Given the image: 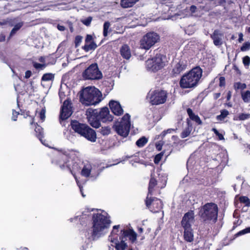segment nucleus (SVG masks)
Segmentation results:
<instances>
[{
	"instance_id": "dca6fc26",
	"label": "nucleus",
	"mask_w": 250,
	"mask_h": 250,
	"mask_svg": "<svg viewBox=\"0 0 250 250\" xmlns=\"http://www.w3.org/2000/svg\"><path fill=\"white\" fill-rule=\"evenodd\" d=\"M99 119L104 123L112 121V116L109 114L108 108L107 107L103 108L99 114Z\"/></svg>"
},
{
	"instance_id": "c03bdc74",
	"label": "nucleus",
	"mask_w": 250,
	"mask_h": 250,
	"mask_svg": "<svg viewBox=\"0 0 250 250\" xmlns=\"http://www.w3.org/2000/svg\"><path fill=\"white\" fill-rule=\"evenodd\" d=\"M250 49V42H246L243 44L241 47V50L242 51H246Z\"/></svg>"
},
{
	"instance_id": "603ef678",
	"label": "nucleus",
	"mask_w": 250,
	"mask_h": 250,
	"mask_svg": "<svg viewBox=\"0 0 250 250\" xmlns=\"http://www.w3.org/2000/svg\"><path fill=\"white\" fill-rule=\"evenodd\" d=\"M92 40H93L92 36L90 35H87L86 36V37L85 40V43H89L93 42Z\"/></svg>"
},
{
	"instance_id": "f3484780",
	"label": "nucleus",
	"mask_w": 250,
	"mask_h": 250,
	"mask_svg": "<svg viewBox=\"0 0 250 250\" xmlns=\"http://www.w3.org/2000/svg\"><path fill=\"white\" fill-rule=\"evenodd\" d=\"M215 46H220L223 44V34L218 30H215L210 35Z\"/></svg>"
},
{
	"instance_id": "72a5a7b5",
	"label": "nucleus",
	"mask_w": 250,
	"mask_h": 250,
	"mask_svg": "<svg viewBox=\"0 0 250 250\" xmlns=\"http://www.w3.org/2000/svg\"><path fill=\"white\" fill-rule=\"evenodd\" d=\"M147 142V139L145 137H143L137 141L136 144L138 146L141 147L144 146L146 144Z\"/></svg>"
},
{
	"instance_id": "e2e57ef3",
	"label": "nucleus",
	"mask_w": 250,
	"mask_h": 250,
	"mask_svg": "<svg viewBox=\"0 0 250 250\" xmlns=\"http://www.w3.org/2000/svg\"><path fill=\"white\" fill-rule=\"evenodd\" d=\"M5 40V36L3 34H0V42H4Z\"/></svg>"
},
{
	"instance_id": "6ab92c4d",
	"label": "nucleus",
	"mask_w": 250,
	"mask_h": 250,
	"mask_svg": "<svg viewBox=\"0 0 250 250\" xmlns=\"http://www.w3.org/2000/svg\"><path fill=\"white\" fill-rule=\"evenodd\" d=\"M86 115L88 122L92 127L98 128L100 126V123L99 121L94 113H91L89 111H87L86 112Z\"/></svg>"
},
{
	"instance_id": "20e7f679",
	"label": "nucleus",
	"mask_w": 250,
	"mask_h": 250,
	"mask_svg": "<svg viewBox=\"0 0 250 250\" xmlns=\"http://www.w3.org/2000/svg\"><path fill=\"white\" fill-rule=\"evenodd\" d=\"M218 208L213 203L206 204L200 209L199 214L204 221L215 223L217 219Z\"/></svg>"
},
{
	"instance_id": "37998d69",
	"label": "nucleus",
	"mask_w": 250,
	"mask_h": 250,
	"mask_svg": "<svg viewBox=\"0 0 250 250\" xmlns=\"http://www.w3.org/2000/svg\"><path fill=\"white\" fill-rule=\"evenodd\" d=\"M243 63L245 66H249L250 65V57L248 56H245L243 58Z\"/></svg>"
},
{
	"instance_id": "58836bf2",
	"label": "nucleus",
	"mask_w": 250,
	"mask_h": 250,
	"mask_svg": "<svg viewBox=\"0 0 250 250\" xmlns=\"http://www.w3.org/2000/svg\"><path fill=\"white\" fill-rule=\"evenodd\" d=\"M240 202L243 203L246 205L247 207L250 206V199L246 196H241L239 198Z\"/></svg>"
},
{
	"instance_id": "a211bd4d",
	"label": "nucleus",
	"mask_w": 250,
	"mask_h": 250,
	"mask_svg": "<svg viewBox=\"0 0 250 250\" xmlns=\"http://www.w3.org/2000/svg\"><path fill=\"white\" fill-rule=\"evenodd\" d=\"M187 67L186 62L184 61H179L173 66L172 73L176 76L186 69Z\"/></svg>"
},
{
	"instance_id": "5fc2aeb1",
	"label": "nucleus",
	"mask_w": 250,
	"mask_h": 250,
	"mask_svg": "<svg viewBox=\"0 0 250 250\" xmlns=\"http://www.w3.org/2000/svg\"><path fill=\"white\" fill-rule=\"evenodd\" d=\"M19 113L16 112L15 110H13L12 117V119L14 121H16L17 120V116L18 115Z\"/></svg>"
},
{
	"instance_id": "c85d7f7f",
	"label": "nucleus",
	"mask_w": 250,
	"mask_h": 250,
	"mask_svg": "<svg viewBox=\"0 0 250 250\" xmlns=\"http://www.w3.org/2000/svg\"><path fill=\"white\" fill-rule=\"evenodd\" d=\"M119 226H114L113 227V230L111 232L110 235L109 236V240L111 242H114L115 240H117V237L115 235L117 234V232L118 231V228Z\"/></svg>"
},
{
	"instance_id": "2eb2a0df",
	"label": "nucleus",
	"mask_w": 250,
	"mask_h": 250,
	"mask_svg": "<svg viewBox=\"0 0 250 250\" xmlns=\"http://www.w3.org/2000/svg\"><path fill=\"white\" fill-rule=\"evenodd\" d=\"M109 105L114 115L120 116L123 113L124 110L118 102L111 101L109 103Z\"/></svg>"
},
{
	"instance_id": "6e6d98bb",
	"label": "nucleus",
	"mask_w": 250,
	"mask_h": 250,
	"mask_svg": "<svg viewBox=\"0 0 250 250\" xmlns=\"http://www.w3.org/2000/svg\"><path fill=\"white\" fill-rule=\"evenodd\" d=\"M31 74H32V72L31 71H30V70L26 71L25 73V76H24L25 78L28 79L29 78H30L31 77Z\"/></svg>"
},
{
	"instance_id": "5701e85b",
	"label": "nucleus",
	"mask_w": 250,
	"mask_h": 250,
	"mask_svg": "<svg viewBox=\"0 0 250 250\" xmlns=\"http://www.w3.org/2000/svg\"><path fill=\"white\" fill-rule=\"evenodd\" d=\"M121 242H119L117 239L115 240L114 243L115 244V248L117 250H125L127 247V244L125 242L124 239L122 236L120 237Z\"/></svg>"
},
{
	"instance_id": "4c0bfd02",
	"label": "nucleus",
	"mask_w": 250,
	"mask_h": 250,
	"mask_svg": "<svg viewBox=\"0 0 250 250\" xmlns=\"http://www.w3.org/2000/svg\"><path fill=\"white\" fill-rule=\"evenodd\" d=\"M229 114V112L228 110H223L221 113V114L219 115H218L217 116V119L218 120H220V121H222L223 120V119H224L227 116V115Z\"/></svg>"
},
{
	"instance_id": "cd10ccee",
	"label": "nucleus",
	"mask_w": 250,
	"mask_h": 250,
	"mask_svg": "<svg viewBox=\"0 0 250 250\" xmlns=\"http://www.w3.org/2000/svg\"><path fill=\"white\" fill-rule=\"evenodd\" d=\"M157 185V181L152 177L151 175V177L149 181V186H148V193L149 196H151L153 191L154 188Z\"/></svg>"
},
{
	"instance_id": "1a4fd4ad",
	"label": "nucleus",
	"mask_w": 250,
	"mask_h": 250,
	"mask_svg": "<svg viewBox=\"0 0 250 250\" xmlns=\"http://www.w3.org/2000/svg\"><path fill=\"white\" fill-rule=\"evenodd\" d=\"M147 98L152 104L158 105L165 103L167 98V94L164 90H155L148 94Z\"/></svg>"
},
{
	"instance_id": "473e14b6",
	"label": "nucleus",
	"mask_w": 250,
	"mask_h": 250,
	"mask_svg": "<svg viewBox=\"0 0 250 250\" xmlns=\"http://www.w3.org/2000/svg\"><path fill=\"white\" fill-rule=\"evenodd\" d=\"M241 97L245 103H250V91L247 90L241 93Z\"/></svg>"
},
{
	"instance_id": "f03ea898",
	"label": "nucleus",
	"mask_w": 250,
	"mask_h": 250,
	"mask_svg": "<svg viewBox=\"0 0 250 250\" xmlns=\"http://www.w3.org/2000/svg\"><path fill=\"white\" fill-rule=\"evenodd\" d=\"M103 100L101 91L94 86H87L80 92V101L85 105H96Z\"/></svg>"
},
{
	"instance_id": "f8f14e48",
	"label": "nucleus",
	"mask_w": 250,
	"mask_h": 250,
	"mask_svg": "<svg viewBox=\"0 0 250 250\" xmlns=\"http://www.w3.org/2000/svg\"><path fill=\"white\" fill-rule=\"evenodd\" d=\"M194 212L193 211L186 213L181 222L182 226L184 229L191 228V224L194 222Z\"/></svg>"
},
{
	"instance_id": "9b49d317",
	"label": "nucleus",
	"mask_w": 250,
	"mask_h": 250,
	"mask_svg": "<svg viewBox=\"0 0 250 250\" xmlns=\"http://www.w3.org/2000/svg\"><path fill=\"white\" fill-rule=\"evenodd\" d=\"M146 202V206L152 212H157L162 208L163 203L161 200L158 198H151L149 194H147Z\"/></svg>"
},
{
	"instance_id": "864d4df0",
	"label": "nucleus",
	"mask_w": 250,
	"mask_h": 250,
	"mask_svg": "<svg viewBox=\"0 0 250 250\" xmlns=\"http://www.w3.org/2000/svg\"><path fill=\"white\" fill-rule=\"evenodd\" d=\"M59 121L60 124H62V104L60 106Z\"/></svg>"
},
{
	"instance_id": "bb28decb",
	"label": "nucleus",
	"mask_w": 250,
	"mask_h": 250,
	"mask_svg": "<svg viewBox=\"0 0 250 250\" xmlns=\"http://www.w3.org/2000/svg\"><path fill=\"white\" fill-rule=\"evenodd\" d=\"M23 22H20L16 24L11 31L9 36L8 38V40H9L11 38L13 37L16 33V32L23 26Z\"/></svg>"
},
{
	"instance_id": "ddd939ff",
	"label": "nucleus",
	"mask_w": 250,
	"mask_h": 250,
	"mask_svg": "<svg viewBox=\"0 0 250 250\" xmlns=\"http://www.w3.org/2000/svg\"><path fill=\"white\" fill-rule=\"evenodd\" d=\"M100 173L99 170H95L92 168L90 164H87L83 167L82 170V175L85 177H88L91 175V177L98 176Z\"/></svg>"
},
{
	"instance_id": "4d7b16f0",
	"label": "nucleus",
	"mask_w": 250,
	"mask_h": 250,
	"mask_svg": "<svg viewBox=\"0 0 250 250\" xmlns=\"http://www.w3.org/2000/svg\"><path fill=\"white\" fill-rule=\"evenodd\" d=\"M156 147L158 150H161L162 148V144L161 142L157 143L156 144Z\"/></svg>"
},
{
	"instance_id": "ea45409f",
	"label": "nucleus",
	"mask_w": 250,
	"mask_h": 250,
	"mask_svg": "<svg viewBox=\"0 0 250 250\" xmlns=\"http://www.w3.org/2000/svg\"><path fill=\"white\" fill-rule=\"evenodd\" d=\"M162 178L161 181L158 184V187H160V188H164L167 181V178L166 176H162Z\"/></svg>"
},
{
	"instance_id": "b1692460",
	"label": "nucleus",
	"mask_w": 250,
	"mask_h": 250,
	"mask_svg": "<svg viewBox=\"0 0 250 250\" xmlns=\"http://www.w3.org/2000/svg\"><path fill=\"white\" fill-rule=\"evenodd\" d=\"M187 113L191 120L195 121L198 125H201L202 124V121L200 120L199 117L193 113L192 110L190 108L187 109Z\"/></svg>"
},
{
	"instance_id": "49530a36",
	"label": "nucleus",
	"mask_w": 250,
	"mask_h": 250,
	"mask_svg": "<svg viewBox=\"0 0 250 250\" xmlns=\"http://www.w3.org/2000/svg\"><path fill=\"white\" fill-rule=\"evenodd\" d=\"M45 112H46L45 108L44 107V108H42V109L41 110V111L40 113V119L42 122L44 121L45 119Z\"/></svg>"
},
{
	"instance_id": "7c9ffc66",
	"label": "nucleus",
	"mask_w": 250,
	"mask_h": 250,
	"mask_svg": "<svg viewBox=\"0 0 250 250\" xmlns=\"http://www.w3.org/2000/svg\"><path fill=\"white\" fill-rule=\"evenodd\" d=\"M110 23L109 21H105L103 26V35L104 37L108 35V34L111 31L109 28Z\"/></svg>"
},
{
	"instance_id": "69168bd1",
	"label": "nucleus",
	"mask_w": 250,
	"mask_h": 250,
	"mask_svg": "<svg viewBox=\"0 0 250 250\" xmlns=\"http://www.w3.org/2000/svg\"><path fill=\"white\" fill-rule=\"evenodd\" d=\"M39 61L40 62H42L43 63H45L44 62H45V58L44 57L42 56L40 57V58L39 59Z\"/></svg>"
},
{
	"instance_id": "79ce46f5",
	"label": "nucleus",
	"mask_w": 250,
	"mask_h": 250,
	"mask_svg": "<svg viewBox=\"0 0 250 250\" xmlns=\"http://www.w3.org/2000/svg\"><path fill=\"white\" fill-rule=\"evenodd\" d=\"M248 233H250V227L247 228L242 230H240V231L237 232L235 235L236 236H239Z\"/></svg>"
},
{
	"instance_id": "a878e982",
	"label": "nucleus",
	"mask_w": 250,
	"mask_h": 250,
	"mask_svg": "<svg viewBox=\"0 0 250 250\" xmlns=\"http://www.w3.org/2000/svg\"><path fill=\"white\" fill-rule=\"evenodd\" d=\"M139 0H121V5L122 7L126 8L132 7Z\"/></svg>"
},
{
	"instance_id": "0eeeda50",
	"label": "nucleus",
	"mask_w": 250,
	"mask_h": 250,
	"mask_svg": "<svg viewBox=\"0 0 250 250\" xmlns=\"http://www.w3.org/2000/svg\"><path fill=\"white\" fill-rule=\"evenodd\" d=\"M130 115L126 113L122 118L120 122L114 125L116 132L123 137L128 136L130 127Z\"/></svg>"
},
{
	"instance_id": "13d9d810",
	"label": "nucleus",
	"mask_w": 250,
	"mask_h": 250,
	"mask_svg": "<svg viewBox=\"0 0 250 250\" xmlns=\"http://www.w3.org/2000/svg\"><path fill=\"white\" fill-rule=\"evenodd\" d=\"M226 3V0H218V4H216L215 6L223 5Z\"/></svg>"
},
{
	"instance_id": "f704fd0d",
	"label": "nucleus",
	"mask_w": 250,
	"mask_h": 250,
	"mask_svg": "<svg viewBox=\"0 0 250 250\" xmlns=\"http://www.w3.org/2000/svg\"><path fill=\"white\" fill-rule=\"evenodd\" d=\"M48 65L46 63H39L36 62H33V65L35 68L38 70H43Z\"/></svg>"
},
{
	"instance_id": "393cba45",
	"label": "nucleus",
	"mask_w": 250,
	"mask_h": 250,
	"mask_svg": "<svg viewBox=\"0 0 250 250\" xmlns=\"http://www.w3.org/2000/svg\"><path fill=\"white\" fill-rule=\"evenodd\" d=\"M35 131L36 133V136L39 139V140L42 142V143L45 146H48L45 143V142H43L42 139V138L43 137V128L41 126L38 125L36 127V128L35 129Z\"/></svg>"
},
{
	"instance_id": "9d476101",
	"label": "nucleus",
	"mask_w": 250,
	"mask_h": 250,
	"mask_svg": "<svg viewBox=\"0 0 250 250\" xmlns=\"http://www.w3.org/2000/svg\"><path fill=\"white\" fill-rule=\"evenodd\" d=\"M84 79L86 80H99L102 78V73L97 64H92L83 73Z\"/></svg>"
},
{
	"instance_id": "0e129e2a",
	"label": "nucleus",
	"mask_w": 250,
	"mask_h": 250,
	"mask_svg": "<svg viewBox=\"0 0 250 250\" xmlns=\"http://www.w3.org/2000/svg\"><path fill=\"white\" fill-rule=\"evenodd\" d=\"M238 41L240 42L243 41V35L242 33L239 34V39Z\"/></svg>"
},
{
	"instance_id": "c9c22d12",
	"label": "nucleus",
	"mask_w": 250,
	"mask_h": 250,
	"mask_svg": "<svg viewBox=\"0 0 250 250\" xmlns=\"http://www.w3.org/2000/svg\"><path fill=\"white\" fill-rule=\"evenodd\" d=\"M54 75L51 73H46L44 74L42 78V81H48L52 80L54 79Z\"/></svg>"
},
{
	"instance_id": "a18cd8bd",
	"label": "nucleus",
	"mask_w": 250,
	"mask_h": 250,
	"mask_svg": "<svg viewBox=\"0 0 250 250\" xmlns=\"http://www.w3.org/2000/svg\"><path fill=\"white\" fill-rule=\"evenodd\" d=\"M250 118V114L241 113L239 114L238 118L239 120L243 121Z\"/></svg>"
},
{
	"instance_id": "3c124183",
	"label": "nucleus",
	"mask_w": 250,
	"mask_h": 250,
	"mask_svg": "<svg viewBox=\"0 0 250 250\" xmlns=\"http://www.w3.org/2000/svg\"><path fill=\"white\" fill-rule=\"evenodd\" d=\"M91 21H92V18L91 17H88L87 19L83 20L82 21V22L84 25H85L86 26H88L90 25V24L91 22Z\"/></svg>"
},
{
	"instance_id": "aec40b11",
	"label": "nucleus",
	"mask_w": 250,
	"mask_h": 250,
	"mask_svg": "<svg viewBox=\"0 0 250 250\" xmlns=\"http://www.w3.org/2000/svg\"><path fill=\"white\" fill-rule=\"evenodd\" d=\"M122 235L124 238L128 237L129 240L132 242H134L137 238V233L132 229L124 230L122 231Z\"/></svg>"
},
{
	"instance_id": "052dcab7",
	"label": "nucleus",
	"mask_w": 250,
	"mask_h": 250,
	"mask_svg": "<svg viewBox=\"0 0 250 250\" xmlns=\"http://www.w3.org/2000/svg\"><path fill=\"white\" fill-rule=\"evenodd\" d=\"M196 9L197 8L195 5H192L190 7V11L191 12V13H194L195 12Z\"/></svg>"
},
{
	"instance_id": "774afa93",
	"label": "nucleus",
	"mask_w": 250,
	"mask_h": 250,
	"mask_svg": "<svg viewBox=\"0 0 250 250\" xmlns=\"http://www.w3.org/2000/svg\"><path fill=\"white\" fill-rule=\"evenodd\" d=\"M231 98V93L230 91H229L228 93V95H227V100H229Z\"/></svg>"
},
{
	"instance_id": "09e8293b",
	"label": "nucleus",
	"mask_w": 250,
	"mask_h": 250,
	"mask_svg": "<svg viewBox=\"0 0 250 250\" xmlns=\"http://www.w3.org/2000/svg\"><path fill=\"white\" fill-rule=\"evenodd\" d=\"M212 130L218 137L219 140H221L224 139L223 135L220 134L216 128H213Z\"/></svg>"
},
{
	"instance_id": "6e6552de",
	"label": "nucleus",
	"mask_w": 250,
	"mask_h": 250,
	"mask_svg": "<svg viewBox=\"0 0 250 250\" xmlns=\"http://www.w3.org/2000/svg\"><path fill=\"white\" fill-rule=\"evenodd\" d=\"M160 40L159 35L154 32H148L143 36L140 41L142 48L148 50Z\"/></svg>"
},
{
	"instance_id": "412c9836",
	"label": "nucleus",
	"mask_w": 250,
	"mask_h": 250,
	"mask_svg": "<svg viewBox=\"0 0 250 250\" xmlns=\"http://www.w3.org/2000/svg\"><path fill=\"white\" fill-rule=\"evenodd\" d=\"M121 56L126 60L129 59L131 57V51L129 47L125 44L120 49Z\"/></svg>"
},
{
	"instance_id": "2f4dec72",
	"label": "nucleus",
	"mask_w": 250,
	"mask_h": 250,
	"mask_svg": "<svg viewBox=\"0 0 250 250\" xmlns=\"http://www.w3.org/2000/svg\"><path fill=\"white\" fill-rule=\"evenodd\" d=\"M188 127L184 129L181 133V137L182 138H185L189 136L192 130L191 125H189V122L188 121Z\"/></svg>"
},
{
	"instance_id": "de8ad7c7",
	"label": "nucleus",
	"mask_w": 250,
	"mask_h": 250,
	"mask_svg": "<svg viewBox=\"0 0 250 250\" xmlns=\"http://www.w3.org/2000/svg\"><path fill=\"white\" fill-rule=\"evenodd\" d=\"M164 152H161L156 155L154 158V163L155 164H158L161 160L163 155Z\"/></svg>"
},
{
	"instance_id": "e433bc0d",
	"label": "nucleus",
	"mask_w": 250,
	"mask_h": 250,
	"mask_svg": "<svg viewBox=\"0 0 250 250\" xmlns=\"http://www.w3.org/2000/svg\"><path fill=\"white\" fill-rule=\"evenodd\" d=\"M234 87L235 89H241L243 90L246 88V84L244 83H241L240 82L235 83L234 84Z\"/></svg>"
},
{
	"instance_id": "a19ab883",
	"label": "nucleus",
	"mask_w": 250,
	"mask_h": 250,
	"mask_svg": "<svg viewBox=\"0 0 250 250\" xmlns=\"http://www.w3.org/2000/svg\"><path fill=\"white\" fill-rule=\"evenodd\" d=\"M101 133L104 135H106L110 133V128L108 126L102 127L101 129Z\"/></svg>"
},
{
	"instance_id": "8fccbe9b",
	"label": "nucleus",
	"mask_w": 250,
	"mask_h": 250,
	"mask_svg": "<svg viewBox=\"0 0 250 250\" xmlns=\"http://www.w3.org/2000/svg\"><path fill=\"white\" fill-rule=\"evenodd\" d=\"M82 37L81 36H76L75 38V40L76 46H77L79 45L80 43L82 42Z\"/></svg>"
},
{
	"instance_id": "f257e3e1",
	"label": "nucleus",
	"mask_w": 250,
	"mask_h": 250,
	"mask_svg": "<svg viewBox=\"0 0 250 250\" xmlns=\"http://www.w3.org/2000/svg\"><path fill=\"white\" fill-rule=\"evenodd\" d=\"M111 221L107 213L105 211L93 213L92 215V227L89 231L86 232L85 235L87 238L85 245H83L81 249L86 250L90 246L92 240L97 239L108 231Z\"/></svg>"
},
{
	"instance_id": "680f3d73",
	"label": "nucleus",
	"mask_w": 250,
	"mask_h": 250,
	"mask_svg": "<svg viewBox=\"0 0 250 250\" xmlns=\"http://www.w3.org/2000/svg\"><path fill=\"white\" fill-rule=\"evenodd\" d=\"M225 85V79L223 77L220 78V85L223 86Z\"/></svg>"
},
{
	"instance_id": "4468645a",
	"label": "nucleus",
	"mask_w": 250,
	"mask_h": 250,
	"mask_svg": "<svg viewBox=\"0 0 250 250\" xmlns=\"http://www.w3.org/2000/svg\"><path fill=\"white\" fill-rule=\"evenodd\" d=\"M73 112L71 101L69 99L63 102V120L71 116Z\"/></svg>"
},
{
	"instance_id": "7ed1b4c3",
	"label": "nucleus",
	"mask_w": 250,
	"mask_h": 250,
	"mask_svg": "<svg viewBox=\"0 0 250 250\" xmlns=\"http://www.w3.org/2000/svg\"><path fill=\"white\" fill-rule=\"evenodd\" d=\"M202 76V69L199 67H194L182 77L180 85L183 88L195 87L198 84Z\"/></svg>"
},
{
	"instance_id": "338daca9",
	"label": "nucleus",
	"mask_w": 250,
	"mask_h": 250,
	"mask_svg": "<svg viewBox=\"0 0 250 250\" xmlns=\"http://www.w3.org/2000/svg\"><path fill=\"white\" fill-rule=\"evenodd\" d=\"M8 21L6 20H4L2 21H0V25H4L8 23Z\"/></svg>"
},
{
	"instance_id": "bf43d9fd",
	"label": "nucleus",
	"mask_w": 250,
	"mask_h": 250,
	"mask_svg": "<svg viewBox=\"0 0 250 250\" xmlns=\"http://www.w3.org/2000/svg\"><path fill=\"white\" fill-rule=\"evenodd\" d=\"M83 218V219H86L87 218V215L84 213H83L82 216L81 217H79L78 216H76L74 219H79L80 220L81 218Z\"/></svg>"
},
{
	"instance_id": "423d86ee",
	"label": "nucleus",
	"mask_w": 250,
	"mask_h": 250,
	"mask_svg": "<svg viewBox=\"0 0 250 250\" xmlns=\"http://www.w3.org/2000/svg\"><path fill=\"white\" fill-rule=\"evenodd\" d=\"M166 62V58L161 54H157L156 56L148 59L146 62V67L148 70L156 72L162 68Z\"/></svg>"
},
{
	"instance_id": "39448f33",
	"label": "nucleus",
	"mask_w": 250,
	"mask_h": 250,
	"mask_svg": "<svg viewBox=\"0 0 250 250\" xmlns=\"http://www.w3.org/2000/svg\"><path fill=\"white\" fill-rule=\"evenodd\" d=\"M72 129L88 140L95 142L96 140L95 131L87 125L80 124L77 121H72L71 124Z\"/></svg>"
},
{
	"instance_id": "4be33fe9",
	"label": "nucleus",
	"mask_w": 250,
	"mask_h": 250,
	"mask_svg": "<svg viewBox=\"0 0 250 250\" xmlns=\"http://www.w3.org/2000/svg\"><path fill=\"white\" fill-rule=\"evenodd\" d=\"M193 233L191 228L184 229V238L188 242H192L193 241Z\"/></svg>"
},
{
	"instance_id": "c756f323",
	"label": "nucleus",
	"mask_w": 250,
	"mask_h": 250,
	"mask_svg": "<svg viewBox=\"0 0 250 250\" xmlns=\"http://www.w3.org/2000/svg\"><path fill=\"white\" fill-rule=\"evenodd\" d=\"M97 47L96 44L94 42H92L88 43H85L83 46V49L86 51L88 52L90 50H94Z\"/></svg>"
}]
</instances>
